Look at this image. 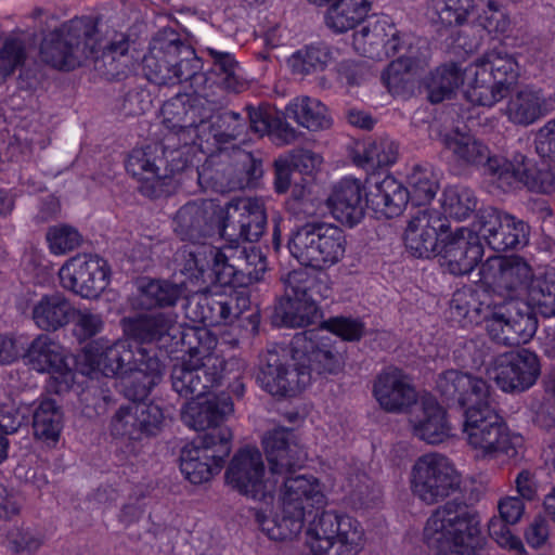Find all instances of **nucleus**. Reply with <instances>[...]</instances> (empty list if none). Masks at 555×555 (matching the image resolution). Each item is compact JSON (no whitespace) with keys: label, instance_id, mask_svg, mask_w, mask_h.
Instances as JSON below:
<instances>
[{"label":"nucleus","instance_id":"11","mask_svg":"<svg viewBox=\"0 0 555 555\" xmlns=\"http://www.w3.org/2000/svg\"><path fill=\"white\" fill-rule=\"evenodd\" d=\"M483 322L489 338L506 347L527 344L538 328L531 306L522 300H496L495 297H489Z\"/></svg>","mask_w":555,"mask_h":555},{"label":"nucleus","instance_id":"6","mask_svg":"<svg viewBox=\"0 0 555 555\" xmlns=\"http://www.w3.org/2000/svg\"><path fill=\"white\" fill-rule=\"evenodd\" d=\"M330 296V288L320 275L306 269L294 270L285 280L284 296L274 308L279 325L305 327L321 322L319 304Z\"/></svg>","mask_w":555,"mask_h":555},{"label":"nucleus","instance_id":"39","mask_svg":"<svg viewBox=\"0 0 555 555\" xmlns=\"http://www.w3.org/2000/svg\"><path fill=\"white\" fill-rule=\"evenodd\" d=\"M176 43L178 51L173 56L172 85L189 82L190 87L194 89L192 94H209L207 92L209 78L206 72H203L202 59L178 35Z\"/></svg>","mask_w":555,"mask_h":555},{"label":"nucleus","instance_id":"56","mask_svg":"<svg viewBox=\"0 0 555 555\" xmlns=\"http://www.w3.org/2000/svg\"><path fill=\"white\" fill-rule=\"evenodd\" d=\"M128 41L119 40L117 42H111L106 47H102L101 57L99 53H95L91 59H95L99 68L104 67V74L108 79L119 80L127 75L130 70V57L128 56Z\"/></svg>","mask_w":555,"mask_h":555},{"label":"nucleus","instance_id":"19","mask_svg":"<svg viewBox=\"0 0 555 555\" xmlns=\"http://www.w3.org/2000/svg\"><path fill=\"white\" fill-rule=\"evenodd\" d=\"M64 288L82 298H96L108 285L109 267L106 260L93 255H78L60 269Z\"/></svg>","mask_w":555,"mask_h":555},{"label":"nucleus","instance_id":"34","mask_svg":"<svg viewBox=\"0 0 555 555\" xmlns=\"http://www.w3.org/2000/svg\"><path fill=\"white\" fill-rule=\"evenodd\" d=\"M256 380L263 390L276 397H292L306 387L295 362L291 369L274 351H268L261 358Z\"/></svg>","mask_w":555,"mask_h":555},{"label":"nucleus","instance_id":"38","mask_svg":"<svg viewBox=\"0 0 555 555\" xmlns=\"http://www.w3.org/2000/svg\"><path fill=\"white\" fill-rule=\"evenodd\" d=\"M499 516H492L488 522L490 537L502 547L524 552V544L515 537L509 526L516 525L525 514L524 500L519 496H505L498 502Z\"/></svg>","mask_w":555,"mask_h":555},{"label":"nucleus","instance_id":"49","mask_svg":"<svg viewBox=\"0 0 555 555\" xmlns=\"http://www.w3.org/2000/svg\"><path fill=\"white\" fill-rule=\"evenodd\" d=\"M466 68L462 69L454 63L436 68L426 82L429 101L436 104L451 99L459 87L466 83Z\"/></svg>","mask_w":555,"mask_h":555},{"label":"nucleus","instance_id":"61","mask_svg":"<svg viewBox=\"0 0 555 555\" xmlns=\"http://www.w3.org/2000/svg\"><path fill=\"white\" fill-rule=\"evenodd\" d=\"M414 65L413 57L409 55H400L392 61L383 74V80L389 92L393 94H402L412 86L411 70Z\"/></svg>","mask_w":555,"mask_h":555},{"label":"nucleus","instance_id":"4","mask_svg":"<svg viewBox=\"0 0 555 555\" xmlns=\"http://www.w3.org/2000/svg\"><path fill=\"white\" fill-rule=\"evenodd\" d=\"M424 541L438 555H477L481 545L478 512L459 498L448 501L427 519Z\"/></svg>","mask_w":555,"mask_h":555},{"label":"nucleus","instance_id":"22","mask_svg":"<svg viewBox=\"0 0 555 555\" xmlns=\"http://www.w3.org/2000/svg\"><path fill=\"white\" fill-rule=\"evenodd\" d=\"M353 43L366 57L378 61L408 55L411 49L410 37L387 20H379L372 27L362 26L353 34Z\"/></svg>","mask_w":555,"mask_h":555},{"label":"nucleus","instance_id":"46","mask_svg":"<svg viewBox=\"0 0 555 555\" xmlns=\"http://www.w3.org/2000/svg\"><path fill=\"white\" fill-rule=\"evenodd\" d=\"M75 309L61 293L43 296L33 308V319L43 331H56L72 320Z\"/></svg>","mask_w":555,"mask_h":555},{"label":"nucleus","instance_id":"20","mask_svg":"<svg viewBox=\"0 0 555 555\" xmlns=\"http://www.w3.org/2000/svg\"><path fill=\"white\" fill-rule=\"evenodd\" d=\"M165 416L154 403H129L119 406L111 418L109 430L115 438L142 441L158 435Z\"/></svg>","mask_w":555,"mask_h":555},{"label":"nucleus","instance_id":"37","mask_svg":"<svg viewBox=\"0 0 555 555\" xmlns=\"http://www.w3.org/2000/svg\"><path fill=\"white\" fill-rule=\"evenodd\" d=\"M410 424L418 439L438 444L451 436V427L446 411L433 398H425L411 414Z\"/></svg>","mask_w":555,"mask_h":555},{"label":"nucleus","instance_id":"16","mask_svg":"<svg viewBox=\"0 0 555 555\" xmlns=\"http://www.w3.org/2000/svg\"><path fill=\"white\" fill-rule=\"evenodd\" d=\"M227 482L242 495L270 504L276 489L278 478L266 477L262 454L257 448L240 449L231 460L227 472Z\"/></svg>","mask_w":555,"mask_h":555},{"label":"nucleus","instance_id":"52","mask_svg":"<svg viewBox=\"0 0 555 555\" xmlns=\"http://www.w3.org/2000/svg\"><path fill=\"white\" fill-rule=\"evenodd\" d=\"M476 8L475 0H430L431 21L444 28L463 26Z\"/></svg>","mask_w":555,"mask_h":555},{"label":"nucleus","instance_id":"60","mask_svg":"<svg viewBox=\"0 0 555 555\" xmlns=\"http://www.w3.org/2000/svg\"><path fill=\"white\" fill-rule=\"evenodd\" d=\"M330 60V52L324 47H306L294 53L288 64L294 74L309 75L323 70Z\"/></svg>","mask_w":555,"mask_h":555},{"label":"nucleus","instance_id":"51","mask_svg":"<svg viewBox=\"0 0 555 555\" xmlns=\"http://www.w3.org/2000/svg\"><path fill=\"white\" fill-rule=\"evenodd\" d=\"M35 437L48 443L59 441L63 428V413L55 400H41L33 413Z\"/></svg>","mask_w":555,"mask_h":555},{"label":"nucleus","instance_id":"13","mask_svg":"<svg viewBox=\"0 0 555 555\" xmlns=\"http://www.w3.org/2000/svg\"><path fill=\"white\" fill-rule=\"evenodd\" d=\"M232 433L229 428L206 431L181 450L180 469L194 485L208 481L222 468L231 452Z\"/></svg>","mask_w":555,"mask_h":555},{"label":"nucleus","instance_id":"50","mask_svg":"<svg viewBox=\"0 0 555 555\" xmlns=\"http://www.w3.org/2000/svg\"><path fill=\"white\" fill-rule=\"evenodd\" d=\"M216 247L210 244L196 243L184 246L178 251L177 260L181 259V273L188 276L190 282H198L207 270L215 274Z\"/></svg>","mask_w":555,"mask_h":555},{"label":"nucleus","instance_id":"36","mask_svg":"<svg viewBox=\"0 0 555 555\" xmlns=\"http://www.w3.org/2000/svg\"><path fill=\"white\" fill-rule=\"evenodd\" d=\"M177 34L173 31L156 36L142 64L146 78L156 85H172L173 56L178 51Z\"/></svg>","mask_w":555,"mask_h":555},{"label":"nucleus","instance_id":"58","mask_svg":"<svg viewBox=\"0 0 555 555\" xmlns=\"http://www.w3.org/2000/svg\"><path fill=\"white\" fill-rule=\"evenodd\" d=\"M477 203L474 191L466 186H450L443 192L444 212L459 221L467 219L476 210Z\"/></svg>","mask_w":555,"mask_h":555},{"label":"nucleus","instance_id":"54","mask_svg":"<svg viewBox=\"0 0 555 555\" xmlns=\"http://www.w3.org/2000/svg\"><path fill=\"white\" fill-rule=\"evenodd\" d=\"M466 77V83L470 87L467 96L475 104L491 107L509 93L493 81L487 85L486 76H482L478 66H467Z\"/></svg>","mask_w":555,"mask_h":555},{"label":"nucleus","instance_id":"43","mask_svg":"<svg viewBox=\"0 0 555 555\" xmlns=\"http://www.w3.org/2000/svg\"><path fill=\"white\" fill-rule=\"evenodd\" d=\"M206 95L212 114L201 122V133L209 130L217 141L224 143L241 137L246 129L245 119L241 114L232 111H221L223 101L221 99H210L209 94Z\"/></svg>","mask_w":555,"mask_h":555},{"label":"nucleus","instance_id":"14","mask_svg":"<svg viewBox=\"0 0 555 555\" xmlns=\"http://www.w3.org/2000/svg\"><path fill=\"white\" fill-rule=\"evenodd\" d=\"M461 483V476L454 465L440 453L424 454L412 467V492L427 505L437 504L456 493Z\"/></svg>","mask_w":555,"mask_h":555},{"label":"nucleus","instance_id":"21","mask_svg":"<svg viewBox=\"0 0 555 555\" xmlns=\"http://www.w3.org/2000/svg\"><path fill=\"white\" fill-rule=\"evenodd\" d=\"M541 373L538 356L520 349L499 354L490 371V377L505 392H522L532 387Z\"/></svg>","mask_w":555,"mask_h":555},{"label":"nucleus","instance_id":"64","mask_svg":"<svg viewBox=\"0 0 555 555\" xmlns=\"http://www.w3.org/2000/svg\"><path fill=\"white\" fill-rule=\"evenodd\" d=\"M364 156L372 167L390 166L398 159L399 144L389 138H382L369 145Z\"/></svg>","mask_w":555,"mask_h":555},{"label":"nucleus","instance_id":"10","mask_svg":"<svg viewBox=\"0 0 555 555\" xmlns=\"http://www.w3.org/2000/svg\"><path fill=\"white\" fill-rule=\"evenodd\" d=\"M288 249L302 266L324 269L339 262L346 251L344 231L332 223L307 222L288 240Z\"/></svg>","mask_w":555,"mask_h":555},{"label":"nucleus","instance_id":"30","mask_svg":"<svg viewBox=\"0 0 555 555\" xmlns=\"http://www.w3.org/2000/svg\"><path fill=\"white\" fill-rule=\"evenodd\" d=\"M262 446L272 477L295 473L307 457L296 440L294 430L286 427H275L267 431L262 438Z\"/></svg>","mask_w":555,"mask_h":555},{"label":"nucleus","instance_id":"12","mask_svg":"<svg viewBox=\"0 0 555 555\" xmlns=\"http://www.w3.org/2000/svg\"><path fill=\"white\" fill-rule=\"evenodd\" d=\"M363 534L360 522L352 517L323 512L310 521L307 543L313 555H357Z\"/></svg>","mask_w":555,"mask_h":555},{"label":"nucleus","instance_id":"15","mask_svg":"<svg viewBox=\"0 0 555 555\" xmlns=\"http://www.w3.org/2000/svg\"><path fill=\"white\" fill-rule=\"evenodd\" d=\"M292 360L299 371L301 384L308 386L315 376L337 374L343 369L340 353L330 337L319 330L296 333L291 341Z\"/></svg>","mask_w":555,"mask_h":555},{"label":"nucleus","instance_id":"3","mask_svg":"<svg viewBox=\"0 0 555 555\" xmlns=\"http://www.w3.org/2000/svg\"><path fill=\"white\" fill-rule=\"evenodd\" d=\"M294 473L275 475L278 483L281 481L280 513L274 517H267L260 512L256 513V520L271 540L283 541L293 539L304 528L307 516L313 509H319L325 504V496L321 486L312 476Z\"/></svg>","mask_w":555,"mask_h":555},{"label":"nucleus","instance_id":"55","mask_svg":"<svg viewBox=\"0 0 555 555\" xmlns=\"http://www.w3.org/2000/svg\"><path fill=\"white\" fill-rule=\"evenodd\" d=\"M196 308L195 319L205 324V328L207 325L231 322L238 317V305L233 306V299L204 296L198 299Z\"/></svg>","mask_w":555,"mask_h":555},{"label":"nucleus","instance_id":"44","mask_svg":"<svg viewBox=\"0 0 555 555\" xmlns=\"http://www.w3.org/2000/svg\"><path fill=\"white\" fill-rule=\"evenodd\" d=\"M315 5L328 4L326 24L337 33H345L360 24L371 10L370 0H308Z\"/></svg>","mask_w":555,"mask_h":555},{"label":"nucleus","instance_id":"9","mask_svg":"<svg viewBox=\"0 0 555 555\" xmlns=\"http://www.w3.org/2000/svg\"><path fill=\"white\" fill-rule=\"evenodd\" d=\"M408 188L391 176L375 180L370 188L367 201L372 209L386 218L399 216L409 199L416 206L429 203L436 196L438 182L431 170L415 166L408 176Z\"/></svg>","mask_w":555,"mask_h":555},{"label":"nucleus","instance_id":"2","mask_svg":"<svg viewBox=\"0 0 555 555\" xmlns=\"http://www.w3.org/2000/svg\"><path fill=\"white\" fill-rule=\"evenodd\" d=\"M442 143L454 164L463 168L482 166L491 182L503 192L520 185L544 194L555 190V175L546 166L538 167L520 151L513 152L508 159L491 155L487 144L459 128L444 133Z\"/></svg>","mask_w":555,"mask_h":555},{"label":"nucleus","instance_id":"31","mask_svg":"<svg viewBox=\"0 0 555 555\" xmlns=\"http://www.w3.org/2000/svg\"><path fill=\"white\" fill-rule=\"evenodd\" d=\"M436 388L449 406L468 408L489 398L486 380L459 370H448L439 374Z\"/></svg>","mask_w":555,"mask_h":555},{"label":"nucleus","instance_id":"35","mask_svg":"<svg viewBox=\"0 0 555 555\" xmlns=\"http://www.w3.org/2000/svg\"><path fill=\"white\" fill-rule=\"evenodd\" d=\"M372 185H374V182H369V190L364 197L359 180L352 178L340 180L326 199L335 219L349 227L358 224L364 217L365 207L372 208L367 201V194Z\"/></svg>","mask_w":555,"mask_h":555},{"label":"nucleus","instance_id":"1","mask_svg":"<svg viewBox=\"0 0 555 555\" xmlns=\"http://www.w3.org/2000/svg\"><path fill=\"white\" fill-rule=\"evenodd\" d=\"M173 311L141 313L129 319L127 334L142 344L156 343L166 336L181 345L188 356L177 362L170 373L172 390L180 397H194L207 392L221 378L222 359L214 354L217 338L208 328L181 326Z\"/></svg>","mask_w":555,"mask_h":555},{"label":"nucleus","instance_id":"25","mask_svg":"<svg viewBox=\"0 0 555 555\" xmlns=\"http://www.w3.org/2000/svg\"><path fill=\"white\" fill-rule=\"evenodd\" d=\"M134 351L128 340H117L113 345L104 346L92 341L85 347L83 361L89 367L88 374L101 373L106 377L119 379L139 363V350Z\"/></svg>","mask_w":555,"mask_h":555},{"label":"nucleus","instance_id":"59","mask_svg":"<svg viewBox=\"0 0 555 555\" xmlns=\"http://www.w3.org/2000/svg\"><path fill=\"white\" fill-rule=\"evenodd\" d=\"M488 299H480V296L473 291L456 292L453 294L450 302L452 317L457 319H468L469 322L483 321Z\"/></svg>","mask_w":555,"mask_h":555},{"label":"nucleus","instance_id":"7","mask_svg":"<svg viewBox=\"0 0 555 555\" xmlns=\"http://www.w3.org/2000/svg\"><path fill=\"white\" fill-rule=\"evenodd\" d=\"M463 433L478 456L494 459L499 454L517 455L522 437L511 433L503 418L490 405L488 398L464 410Z\"/></svg>","mask_w":555,"mask_h":555},{"label":"nucleus","instance_id":"8","mask_svg":"<svg viewBox=\"0 0 555 555\" xmlns=\"http://www.w3.org/2000/svg\"><path fill=\"white\" fill-rule=\"evenodd\" d=\"M164 132L159 153L190 149L201 138V122L212 114L206 94H178L162 107Z\"/></svg>","mask_w":555,"mask_h":555},{"label":"nucleus","instance_id":"23","mask_svg":"<svg viewBox=\"0 0 555 555\" xmlns=\"http://www.w3.org/2000/svg\"><path fill=\"white\" fill-rule=\"evenodd\" d=\"M448 231L449 223L439 211L421 209L412 216L405 229V248L416 258H429L438 253Z\"/></svg>","mask_w":555,"mask_h":555},{"label":"nucleus","instance_id":"27","mask_svg":"<svg viewBox=\"0 0 555 555\" xmlns=\"http://www.w3.org/2000/svg\"><path fill=\"white\" fill-rule=\"evenodd\" d=\"M23 357L33 370L52 375L57 384L56 392L66 391L73 385L74 373L65 361L62 347L49 335H38Z\"/></svg>","mask_w":555,"mask_h":555},{"label":"nucleus","instance_id":"18","mask_svg":"<svg viewBox=\"0 0 555 555\" xmlns=\"http://www.w3.org/2000/svg\"><path fill=\"white\" fill-rule=\"evenodd\" d=\"M218 231L223 237L238 236L244 242H257L267 228V214L258 198L234 197L216 211Z\"/></svg>","mask_w":555,"mask_h":555},{"label":"nucleus","instance_id":"48","mask_svg":"<svg viewBox=\"0 0 555 555\" xmlns=\"http://www.w3.org/2000/svg\"><path fill=\"white\" fill-rule=\"evenodd\" d=\"M285 117L294 119L310 131L328 129L332 120L326 106L318 99L298 96L285 107Z\"/></svg>","mask_w":555,"mask_h":555},{"label":"nucleus","instance_id":"62","mask_svg":"<svg viewBox=\"0 0 555 555\" xmlns=\"http://www.w3.org/2000/svg\"><path fill=\"white\" fill-rule=\"evenodd\" d=\"M47 241L54 255H63L78 248L82 243V236L72 225L57 224L49 228Z\"/></svg>","mask_w":555,"mask_h":555},{"label":"nucleus","instance_id":"40","mask_svg":"<svg viewBox=\"0 0 555 555\" xmlns=\"http://www.w3.org/2000/svg\"><path fill=\"white\" fill-rule=\"evenodd\" d=\"M547 113L542 92L531 87H525L512 94L504 111L508 121L524 127L534 124Z\"/></svg>","mask_w":555,"mask_h":555},{"label":"nucleus","instance_id":"63","mask_svg":"<svg viewBox=\"0 0 555 555\" xmlns=\"http://www.w3.org/2000/svg\"><path fill=\"white\" fill-rule=\"evenodd\" d=\"M26 47L22 39L7 38L0 48V77L11 76L26 61Z\"/></svg>","mask_w":555,"mask_h":555},{"label":"nucleus","instance_id":"29","mask_svg":"<svg viewBox=\"0 0 555 555\" xmlns=\"http://www.w3.org/2000/svg\"><path fill=\"white\" fill-rule=\"evenodd\" d=\"M372 391L379 406L390 413L404 412L417 401L410 376L392 365L377 374Z\"/></svg>","mask_w":555,"mask_h":555},{"label":"nucleus","instance_id":"41","mask_svg":"<svg viewBox=\"0 0 555 555\" xmlns=\"http://www.w3.org/2000/svg\"><path fill=\"white\" fill-rule=\"evenodd\" d=\"M206 53L211 63L209 72L206 73L209 78L207 89L216 85L228 92H241L245 88V79L234 55L215 48H207Z\"/></svg>","mask_w":555,"mask_h":555},{"label":"nucleus","instance_id":"24","mask_svg":"<svg viewBox=\"0 0 555 555\" xmlns=\"http://www.w3.org/2000/svg\"><path fill=\"white\" fill-rule=\"evenodd\" d=\"M441 257V267L453 275L470 273L483 256V246L479 234L467 228H459L441 238L437 253Z\"/></svg>","mask_w":555,"mask_h":555},{"label":"nucleus","instance_id":"42","mask_svg":"<svg viewBox=\"0 0 555 555\" xmlns=\"http://www.w3.org/2000/svg\"><path fill=\"white\" fill-rule=\"evenodd\" d=\"M247 245L238 240H231L222 247H216L215 278L220 285L238 286V279L248 269L245 266Z\"/></svg>","mask_w":555,"mask_h":555},{"label":"nucleus","instance_id":"28","mask_svg":"<svg viewBox=\"0 0 555 555\" xmlns=\"http://www.w3.org/2000/svg\"><path fill=\"white\" fill-rule=\"evenodd\" d=\"M164 164L157 144L134 149L126 160V170L140 181L139 192L149 198H159L170 194L163 181Z\"/></svg>","mask_w":555,"mask_h":555},{"label":"nucleus","instance_id":"26","mask_svg":"<svg viewBox=\"0 0 555 555\" xmlns=\"http://www.w3.org/2000/svg\"><path fill=\"white\" fill-rule=\"evenodd\" d=\"M477 234L496 251L514 249L527 244L528 225L511 215H501L495 209H486L478 215Z\"/></svg>","mask_w":555,"mask_h":555},{"label":"nucleus","instance_id":"57","mask_svg":"<svg viewBox=\"0 0 555 555\" xmlns=\"http://www.w3.org/2000/svg\"><path fill=\"white\" fill-rule=\"evenodd\" d=\"M530 301L537 306L544 317L555 315V270H546L534 276L528 292Z\"/></svg>","mask_w":555,"mask_h":555},{"label":"nucleus","instance_id":"17","mask_svg":"<svg viewBox=\"0 0 555 555\" xmlns=\"http://www.w3.org/2000/svg\"><path fill=\"white\" fill-rule=\"evenodd\" d=\"M479 274L481 282L498 295L496 300H518L528 294L534 278L531 267L520 257H489Z\"/></svg>","mask_w":555,"mask_h":555},{"label":"nucleus","instance_id":"45","mask_svg":"<svg viewBox=\"0 0 555 555\" xmlns=\"http://www.w3.org/2000/svg\"><path fill=\"white\" fill-rule=\"evenodd\" d=\"M173 223L177 235L182 241H190L192 244L201 243V240L211 235L215 231L204 205L195 202L182 206L177 211Z\"/></svg>","mask_w":555,"mask_h":555},{"label":"nucleus","instance_id":"53","mask_svg":"<svg viewBox=\"0 0 555 555\" xmlns=\"http://www.w3.org/2000/svg\"><path fill=\"white\" fill-rule=\"evenodd\" d=\"M182 295L181 285L167 280H152L141 287L140 305L147 310L171 308Z\"/></svg>","mask_w":555,"mask_h":555},{"label":"nucleus","instance_id":"47","mask_svg":"<svg viewBox=\"0 0 555 555\" xmlns=\"http://www.w3.org/2000/svg\"><path fill=\"white\" fill-rule=\"evenodd\" d=\"M473 66H478L482 76L489 75L493 82L508 92L519 77L516 60L502 50L487 52Z\"/></svg>","mask_w":555,"mask_h":555},{"label":"nucleus","instance_id":"32","mask_svg":"<svg viewBox=\"0 0 555 555\" xmlns=\"http://www.w3.org/2000/svg\"><path fill=\"white\" fill-rule=\"evenodd\" d=\"M138 361L117 385L120 392L132 403H142L163 376V364L154 350L140 349Z\"/></svg>","mask_w":555,"mask_h":555},{"label":"nucleus","instance_id":"5","mask_svg":"<svg viewBox=\"0 0 555 555\" xmlns=\"http://www.w3.org/2000/svg\"><path fill=\"white\" fill-rule=\"evenodd\" d=\"M101 39L92 17H75L53 28L40 43L41 60L61 70H73L99 53Z\"/></svg>","mask_w":555,"mask_h":555},{"label":"nucleus","instance_id":"33","mask_svg":"<svg viewBox=\"0 0 555 555\" xmlns=\"http://www.w3.org/2000/svg\"><path fill=\"white\" fill-rule=\"evenodd\" d=\"M223 369L221 370V373ZM221 377L223 375L221 374ZM222 379V378H220ZM218 382L217 385L211 387L207 393L214 389L215 387L220 385ZM205 393L201 396L194 397H184L185 399H192V401L186 402L181 411L182 422L193 428L195 430H205L209 429L212 431L215 429H223L224 427H220L219 425L233 412V402L228 395L214 396L211 398L206 399L205 401H195L194 399H199Z\"/></svg>","mask_w":555,"mask_h":555}]
</instances>
